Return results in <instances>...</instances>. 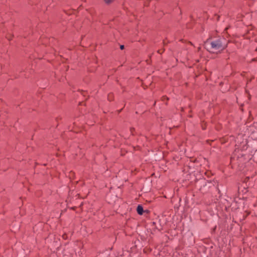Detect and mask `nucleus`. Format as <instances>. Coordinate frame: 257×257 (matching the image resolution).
Instances as JSON below:
<instances>
[{"label": "nucleus", "instance_id": "1", "mask_svg": "<svg viewBox=\"0 0 257 257\" xmlns=\"http://www.w3.org/2000/svg\"><path fill=\"white\" fill-rule=\"evenodd\" d=\"M210 45L211 48L213 49L214 52H220L225 48L219 40H216L211 42Z\"/></svg>", "mask_w": 257, "mask_h": 257}, {"label": "nucleus", "instance_id": "2", "mask_svg": "<svg viewBox=\"0 0 257 257\" xmlns=\"http://www.w3.org/2000/svg\"><path fill=\"white\" fill-rule=\"evenodd\" d=\"M137 212L139 214L142 215L143 213V207L139 205L137 207Z\"/></svg>", "mask_w": 257, "mask_h": 257}, {"label": "nucleus", "instance_id": "3", "mask_svg": "<svg viewBox=\"0 0 257 257\" xmlns=\"http://www.w3.org/2000/svg\"><path fill=\"white\" fill-rule=\"evenodd\" d=\"M104 1L107 4H109V3H111L112 1V0H104Z\"/></svg>", "mask_w": 257, "mask_h": 257}, {"label": "nucleus", "instance_id": "4", "mask_svg": "<svg viewBox=\"0 0 257 257\" xmlns=\"http://www.w3.org/2000/svg\"><path fill=\"white\" fill-rule=\"evenodd\" d=\"M123 48H124V46H123V45H121V46H120V49H121V50H122V49H123Z\"/></svg>", "mask_w": 257, "mask_h": 257}]
</instances>
